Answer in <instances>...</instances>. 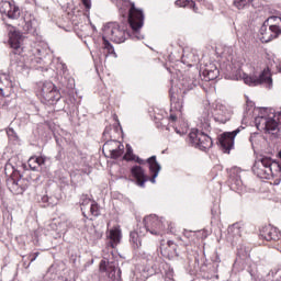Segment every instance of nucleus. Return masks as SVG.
<instances>
[{"label":"nucleus","instance_id":"603ef678","mask_svg":"<svg viewBox=\"0 0 281 281\" xmlns=\"http://www.w3.org/2000/svg\"><path fill=\"white\" fill-rule=\"evenodd\" d=\"M114 130L117 131V125L114 126Z\"/></svg>","mask_w":281,"mask_h":281},{"label":"nucleus","instance_id":"de8ad7c7","mask_svg":"<svg viewBox=\"0 0 281 281\" xmlns=\"http://www.w3.org/2000/svg\"><path fill=\"white\" fill-rule=\"evenodd\" d=\"M168 245H169V247H172V249H175V251H177V245H175V243H172V241H168Z\"/></svg>","mask_w":281,"mask_h":281},{"label":"nucleus","instance_id":"2f4dec72","mask_svg":"<svg viewBox=\"0 0 281 281\" xmlns=\"http://www.w3.org/2000/svg\"><path fill=\"white\" fill-rule=\"evenodd\" d=\"M229 181L232 188H234V186H236L237 188H240L243 186V180H240V176L238 175H232Z\"/></svg>","mask_w":281,"mask_h":281},{"label":"nucleus","instance_id":"6ab92c4d","mask_svg":"<svg viewBox=\"0 0 281 281\" xmlns=\"http://www.w3.org/2000/svg\"><path fill=\"white\" fill-rule=\"evenodd\" d=\"M122 143L115 139H109L103 145V153H114L116 148L122 149Z\"/></svg>","mask_w":281,"mask_h":281},{"label":"nucleus","instance_id":"dca6fc26","mask_svg":"<svg viewBox=\"0 0 281 281\" xmlns=\"http://www.w3.org/2000/svg\"><path fill=\"white\" fill-rule=\"evenodd\" d=\"M221 71H218V68L214 64H210L206 66V68L202 71V76L206 82H210L212 80H216L218 78Z\"/></svg>","mask_w":281,"mask_h":281},{"label":"nucleus","instance_id":"a19ab883","mask_svg":"<svg viewBox=\"0 0 281 281\" xmlns=\"http://www.w3.org/2000/svg\"><path fill=\"white\" fill-rule=\"evenodd\" d=\"M81 3H83L86 10H91V0H81Z\"/></svg>","mask_w":281,"mask_h":281},{"label":"nucleus","instance_id":"393cba45","mask_svg":"<svg viewBox=\"0 0 281 281\" xmlns=\"http://www.w3.org/2000/svg\"><path fill=\"white\" fill-rule=\"evenodd\" d=\"M42 203H44V207H54V205H58V199L56 196L43 195Z\"/></svg>","mask_w":281,"mask_h":281},{"label":"nucleus","instance_id":"37998d69","mask_svg":"<svg viewBox=\"0 0 281 281\" xmlns=\"http://www.w3.org/2000/svg\"><path fill=\"white\" fill-rule=\"evenodd\" d=\"M134 161H136V164H139L140 166H144V164H146V160L139 158V156H135Z\"/></svg>","mask_w":281,"mask_h":281},{"label":"nucleus","instance_id":"f3484780","mask_svg":"<svg viewBox=\"0 0 281 281\" xmlns=\"http://www.w3.org/2000/svg\"><path fill=\"white\" fill-rule=\"evenodd\" d=\"M145 232L144 228H139L130 233V243L133 249H139V247H142V236L145 235Z\"/></svg>","mask_w":281,"mask_h":281},{"label":"nucleus","instance_id":"20e7f679","mask_svg":"<svg viewBox=\"0 0 281 281\" xmlns=\"http://www.w3.org/2000/svg\"><path fill=\"white\" fill-rule=\"evenodd\" d=\"M200 121L202 122L204 128L202 130H192L189 134V143L194 148H199L200 150H207V148H212V137L207 135V131H210V114L205 113Z\"/></svg>","mask_w":281,"mask_h":281},{"label":"nucleus","instance_id":"ddd939ff","mask_svg":"<svg viewBox=\"0 0 281 281\" xmlns=\"http://www.w3.org/2000/svg\"><path fill=\"white\" fill-rule=\"evenodd\" d=\"M259 236L263 238V240H268V241L273 240L276 243L280 240V233H278V228L271 225L262 227L260 229Z\"/></svg>","mask_w":281,"mask_h":281},{"label":"nucleus","instance_id":"b1692460","mask_svg":"<svg viewBox=\"0 0 281 281\" xmlns=\"http://www.w3.org/2000/svg\"><path fill=\"white\" fill-rule=\"evenodd\" d=\"M176 5L180 8H190L193 12H198L196 2L194 0H177Z\"/></svg>","mask_w":281,"mask_h":281},{"label":"nucleus","instance_id":"72a5a7b5","mask_svg":"<svg viewBox=\"0 0 281 281\" xmlns=\"http://www.w3.org/2000/svg\"><path fill=\"white\" fill-rule=\"evenodd\" d=\"M7 135H8L9 139L19 140V135H16V132L12 127H9L7 130Z\"/></svg>","mask_w":281,"mask_h":281},{"label":"nucleus","instance_id":"9b49d317","mask_svg":"<svg viewBox=\"0 0 281 281\" xmlns=\"http://www.w3.org/2000/svg\"><path fill=\"white\" fill-rule=\"evenodd\" d=\"M245 127L239 126L233 132H224L220 137H218V144L224 153L229 154V150L234 148V139H236V135L240 133Z\"/></svg>","mask_w":281,"mask_h":281},{"label":"nucleus","instance_id":"1a4fd4ad","mask_svg":"<svg viewBox=\"0 0 281 281\" xmlns=\"http://www.w3.org/2000/svg\"><path fill=\"white\" fill-rule=\"evenodd\" d=\"M278 18H268L259 30L261 43H271L273 38H278L281 34L280 26L278 24H269Z\"/></svg>","mask_w":281,"mask_h":281},{"label":"nucleus","instance_id":"a878e982","mask_svg":"<svg viewBox=\"0 0 281 281\" xmlns=\"http://www.w3.org/2000/svg\"><path fill=\"white\" fill-rule=\"evenodd\" d=\"M91 203V199H89V195L82 194L80 198V205H81V212L85 218H87V213L85 212L87 205Z\"/></svg>","mask_w":281,"mask_h":281},{"label":"nucleus","instance_id":"7ed1b4c3","mask_svg":"<svg viewBox=\"0 0 281 281\" xmlns=\"http://www.w3.org/2000/svg\"><path fill=\"white\" fill-rule=\"evenodd\" d=\"M146 164H148L149 175L151 177L146 176V171L142 166H134L131 168V173L136 179L137 186L139 188H146V182L150 181V183H157V177H159V172H161V165L157 161V156H151L146 159Z\"/></svg>","mask_w":281,"mask_h":281},{"label":"nucleus","instance_id":"f8f14e48","mask_svg":"<svg viewBox=\"0 0 281 281\" xmlns=\"http://www.w3.org/2000/svg\"><path fill=\"white\" fill-rule=\"evenodd\" d=\"M0 13L5 14L8 19H19L21 16L19 7L11 4L10 1L0 2Z\"/></svg>","mask_w":281,"mask_h":281},{"label":"nucleus","instance_id":"49530a36","mask_svg":"<svg viewBox=\"0 0 281 281\" xmlns=\"http://www.w3.org/2000/svg\"><path fill=\"white\" fill-rule=\"evenodd\" d=\"M169 120L171 121V122H177V114H170V116H169Z\"/></svg>","mask_w":281,"mask_h":281},{"label":"nucleus","instance_id":"c756f323","mask_svg":"<svg viewBox=\"0 0 281 281\" xmlns=\"http://www.w3.org/2000/svg\"><path fill=\"white\" fill-rule=\"evenodd\" d=\"M233 3L237 10H245L251 3V0H234Z\"/></svg>","mask_w":281,"mask_h":281},{"label":"nucleus","instance_id":"a18cd8bd","mask_svg":"<svg viewBox=\"0 0 281 281\" xmlns=\"http://www.w3.org/2000/svg\"><path fill=\"white\" fill-rule=\"evenodd\" d=\"M32 263H27V260H25V257H23V268L24 269H30V266H31Z\"/></svg>","mask_w":281,"mask_h":281},{"label":"nucleus","instance_id":"4c0bfd02","mask_svg":"<svg viewBox=\"0 0 281 281\" xmlns=\"http://www.w3.org/2000/svg\"><path fill=\"white\" fill-rule=\"evenodd\" d=\"M276 18V20H271L269 22V25H278L280 27V23H281V18L280 16H276V15H272L270 16L269 19H273Z\"/></svg>","mask_w":281,"mask_h":281},{"label":"nucleus","instance_id":"cd10ccee","mask_svg":"<svg viewBox=\"0 0 281 281\" xmlns=\"http://www.w3.org/2000/svg\"><path fill=\"white\" fill-rule=\"evenodd\" d=\"M101 210L102 207H100L98 205V202L93 201L90 205V214L91 216H94L95 218H98V216H100L101 214Z\"/></svg>","mask_w":281,"mask_h":281},{"label":"nucleus","instance_id":"9d476101","mask_svg":"<svg viewBox=\"0 0 281 281\" xmlns=\"http://www.w3.org/2000/svg\"><path fill=\"white\" fill-rule=\"evenodd\" d=\"M143 229L149 232L153 236H161L164 229H166V224H164V218L157 217V215L145 216Z\"/></svg>","mask_w":281,"mask_h":281},{"label":"nucleus","instance_id":"f03ea898","mask_svg":"<svg viewBox=\"0 0 281 281\" xmlns=\"http://www.w3.org/2000/svg\"><path fill=\"white\" fill-rule=\"evenodd\" d=\"M9 45L12 48L10 53L11 66L16 69V71H25L30 67H34V59L31 58V63L27 58L22 55L23 48H21V32L13 31L9 34Z\"/></svg>","mask_w":281,"mask_h":281},{"label":"nucleus","instance_id":"0eeeda50","mask_svg":"<svg viewBox=\"0 0 281 281\" xmlns=\"http://www.w3.org/2000/svg\"><path fill=\"white\" fill-rule=\"evenodd\" d=\"M8 170H12V183L9 187V190L13 194H23V192L27 190L30 182H27V180H25L24 178H21L19 170H16V168H14L12 164H10V160L4 167L5 175H8Z\"/></svg>","mask_w":281,"mask_h":281},{"label":"nucleus","instance_id":"6e6552de","mask_svg":"<svg viewBox=\"0 0 281 281\" xmlns=\"http://www.w3.org/2000/svg\"><path fill=\"white\" fill-rule=\"evenodd\" d=\"M243 80L248 87H258L260 85H267L269 89L273 87V79L271 78V70L269 68H265L260 75L244 74Z\"/></svg>","mask_w":281,"mask_h":281},{"label":"nucleus","instance_id":"79ce46f5","mask_svg":"<svg viewBox=\"0 0 281 281\" xmlns=\"http://www.w3.org/2000/svg\"><path fill=\"white\" fill-rule=\"evenodd\" d=\"M166 276H167V278H168L169 280H172V279L175 278V270L169 269V270L167 271Z\"/></svg>","mask_w":281,"mask_h":281},{"label":"nucleus","instance_id":"5701e85b","mask_svg":"<svg viewBox=\"0 0 281 281\" xmlns=\"http://www.w3.org/2000/svg\"><path fill=\"white\" fill-rule=\"evenodd\" d=\"M54 87L56 86L54 85V82L50 81H46L42 85L40 94L43 98V100L53 91Z\"/></svg>","mask_w":281,"mask_h":281},{"label":"nucleus","instance_id":"f704fd0d","mask_svg":"<svg viewBox=\"0 0 281 281\" xmlns=\"http://www.w3.org/2000/svg\"><path fill=\"white\" fill-rule=\"evenodd\" d=\"M113 131V127L111 125L106 126L103 131V139H111L113 136L111 135V132Z\"/></svg>","mask_w":281,"mask_h":281},{"label":"nucleus","instance_id":"e433bc0d","mask_svg":"<svg viewBox=\"0 0 281 281\" xmlns=\"http://www.w3.org/2000/svg\"><path fill=\"white\" fill-rule=\"evenodd\" d=\"M214 121L215 122H220V124H226L227 122H229V116H214Z\"/></svg>","mask_w":281,"mask_h":281},{"label":"nucleus","instance_id":"7c9ffc66","mask_svg":"<svg viewBox=\"0 0 281 281\" xmlns=\"http://www.w3.org/2000/svg\"><path fill=\"white\" fill-rule=\"evenodd\" d=\"M111 159H120L124 155V145H122L121 149L116 148L114 151L109 153Z\"/></svg>","mask_w":281,"mask_h":281},{"label":"nucleus","instance_id":"c03bdc74","mask_svg":"<svg viewBox=\"0 0 281 281\" xmlns=\"http://www.w3.org/2000/svg\"><path fill=\"white\" fill-rule=\"evenodd\" d=\"M258 137V133H252L250 134V137H249V142L250 144H254V142H256V138Z\"/></svg>","mask_w":281,"mask_h":281},{"label":"nucleus","instance_id":"412c9836","mask_svg":"<svg viewBox=\"0 0 281 281\" xmlns=\"http://www.w3.org/2000/svg\"><path fill=\"white\" fill-rule=\"evenodd\" d=\"M29 166L31 170H38L41 166H45V157L40 156V157H31L29 159Z\"/></svg>","mask_w":281,"mask_h":281},{"label":"nucleus","instance_id":"09e8293b","mask_svg":"<svg viewBox=\"0 0 281 281\" xmlns=\"http://www.w3.org/2000/svg\"><path fill=\"white\" fill-rule=\"evenodd\" d=\"M175 109H181V102L176 103Z\"/></svg>","mask_w":281,"mask_h":281},{"label":"nucleus","instance_id":"2eb2a0df","mask_svg":"<svg viewBox=\"0 0 281 281\" xmlns=\"http://www.w3.org/2000/svg\"><path fill=\"white\" fill-rule=\"evenodd\" d=\"M201 75L194 76L193 74H190L188 77L183 78L182 80V87L186 89V91H192L194 87H199L201 85Z\"/></svg>","mask_w":281,"mask_h":281},{"label":"nucleus","instance_id":"4468645a","mask_svg":"<svg viewBox=\"0 0 281 281\" xmlns=\"http://www.w3.org/2000/svg\"><path fill=\"white\" fill-rule=\"evenodd\" d=\"M12 89V80L10 75L0 74V98H7L10 95Z\"/></svg>","mask_w":281,"mask_h":281},{"label":"nucleus","instance_id":"473e14b6","mask_svg":"<svg viewBox=\"0 0 281 281\" xmlns=\"http://www.w3.org/2000/svg\"><path fill=\"white\" fill-rule=\"evenodd\" d=\"M46 278L48 280H56V267L50 266L46 272Z\"/></svg>","mask_w":281,"mask_h":281},{"label":"nucleus","instance_id":"39448f33","mask_svg":"<svg viewBox=\"0 0 281 281\" xmlns=\"http://www.w3.org/2000/svg\"><path fill=\"white\" fill-rule=\"evenodd\" d=\"M273 169L279 170L280 165L268 156H262L257 159L252 166V172L259 177V179H271L273 176Z\"/></svg>","mask_w":281,"mask_h":281},{"label":"nucleus","instance_id":"8fccbe9b","mask_svg":"<svg viewBox=\"0 0 281 281\" xmlns=\"http://www.w3.org/2000/svg\"><path fill=\"white\" fill-rule=\"evenodd\" d=\"M171 102H172V104H175V102H177V98L171 95Z\"/></svg>","mask_w":281,"mask_h":281},{"label":"nucleus","instance_id":"423d86ee","mask_svg":"<svg viewBox=\"0 0 281 281\" xmlns=\"http://www.w3.org/2000/svg\"><path fill=\"white\" fill-rule=\"evenodd\" d=\"M256 128L276 135V131L281 128V112H278L273 117L257 116L255 119Z\"/></svg>","mask_w":281,"mask_h":281},{"label":"nucleus","instance_id":"aec40b11","mask_svg":"<svg viewBox=\"0 0 281 281\" xmlns=\"http://www.w3.org/2000/svg\"><path fill=\"white\" fill-rule=\"evenodd\" d=\"M61 95L56 86H54V89L50 93L46 94L44 97L45 102H48V104H56L60 100Z\"/></svg>","mask_w":281,"mask_h":281},{"label":"nucleus","instance_id":"ea45409f","mask_svg":"<svg viewBox=\"0 0 281 281\" xmlns=\"http://www.w3.org/2000/svg\"><path fill=\"white\" fill-rule=\"evenodd\" d=\"M57 161H63V147H59L57 155L55 156Z\"/></svg>","mask_w":281,"mask_h":281},{"label":"nucleus","instance_id":"864d4df0","mask_svg":"<svg viewBox=\"0 0 281 281\" xmlns=\"http://www.w3.org/2000/svg\"><path fill=\"white\" fill-rule=\"evenodd\" d=\"M32 166H37L36 162H32Z\"/></svg>","mask_w":281,"mask_h":281},{"label":"nucleus","instance_id":"c85d7f7f","mask_svg":"<svg viewBox=\"0 0 281 281\" xmlns=\"http://www.w3.org/2000/svg\"><path fill=\"white\" fill-rule=\"evenodd\" d=\"M124 161H134L135 154H133V147L130 144L126 145V153L123 156Z\"/></svg>","mask_w":281,"mask_h":281},{"label":"nucleus","instance_id":"58836bf2","mask_svg":"<svg viewBox=\"0 0 281 281\" xmlns=\"http://www.w3.org/2000/svg\"><path fill=\"white\" fill-rule=\"evenodd\" d=\"M24 29L26 32H34V27L32 26V21L25 23Z\"/></svg>","mask_w":281,"mask_h":281},{"label":"nucleus","instance_id":"3c124183","mask_svg":"<svg viewBox=\"0 0 281 281\" xmlns=\"http://www.w3.org/2000/svg\"><path fill=\"white\" fill-rule=\"evenodd\" d=\"M175 131L178 135H181V131H179V128L176 127Z\"/></svg>","mask_w":281,"mask_h":281},{"label":"nucleus","instance_id":"c9c22d12","mask_svg":"<svg viewBox=\"0 0 281 281\" xmlns=\"http://www.w3.org/2000/svg\"><path fill=\"white\" fill-rule=\"evenodd\" d=\"M38 256H41V252H38V251L31 252L29 256H26V260H29L30 265H32V262H34L36 260V258H38Z\"/></svg>","mask_w":281,"mask_h":281},{"label":"nucleus","instance_id":"f257e3e1","mask_svg":"<svg viewBox=\"0 0 281 281\" xmlns=\"http://www.w3.org/2000/svg\"><path fill=\"white\" fill-rule=\"evenodd\" d=\"M125 5H130L128 10V24L132 29V34L124 27L120 26L116 22L108 23L104 29V35L109 36L113 43H124L126 38H136L137 41L144 40V35L139 33V30L144 27V12L135 8V2L128 0L124 1Z\"/></svg>","mask_w":281,"mask_h":281},{"label":"nucleus","instance_id":"a211bd4d","mask_svg":"<svg viewBox=\"0 0 281 281\" xmlns=\"http://www.w3.org/2000/svg\"><path fill=\"white\" fill-rule=\"evenodd\" d=\"M108 247H111L112 249H115V247H117V245H120V240L122 238V232L117 228L111 229L108 233Z\"/></svg>","mask_w":281,"mask_h":281},{"label":"nucleus","instance_id":"4be33fe9","mask_svg":"<svg viewBox=\"0 0 281 281\" xmlns=\"http://www.w3.org/2000/svg\"><path fill=\"white\" fill-rule=\"evenodd\" d=\"M228 234L234 238H240V236H243V227L240 226V223H235L232 226H229Z\"/></svg>","mask_w":281,"mask_h":281},{"label":"nucleus","instance_id":"bb28decb","mask_svg":"<svg viewBox=\"0 0 281 281\" xmlns=\"http://www.w3.org/2000/svg\"><path fill=\"white\" fill-rule=\"evenodd\" d=\"M103 49H106L108 54H113L115 58H117V54H115V48L113 47V44L106 40V36H103Z\"/></svg>","mask_w":281,"mask_h":281}]
</instances>
